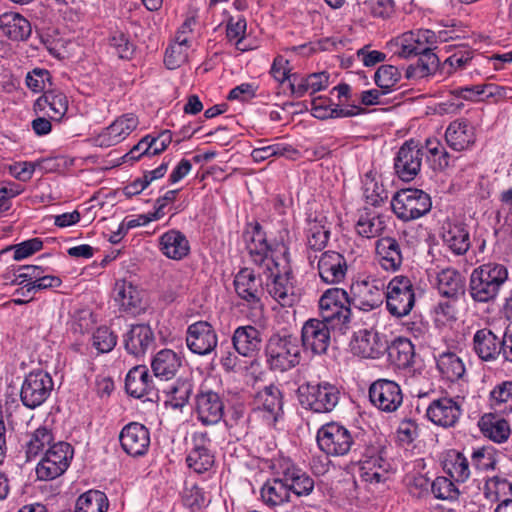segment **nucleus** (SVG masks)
Here are the masks:
<instances>
[{"label":"nucleus","instance_id":"nucleus-1","mask_svg":"<svg viewBox=\"0 0 512 512\" xmlns=\"http://www.w3.org/2000/svg\"><path fill=\"white\" fill-rule=\"evenodd\" d=\"M284 245L273 239L262 238L258 224V281L267 293L282 307H291L297 296L289 283L290 272L283 262Z\"/></svg>","mask_w":512,"mask_h":512},{"label":"nucleus","instance_id":"nucleus-2","mask_svg":"<svg viewBox=\"0 0 512 512\" xmlns=\"http://www.w3.org/2000/svg\"><path fill=\"white\" fill-rule=\"evenodd\" d=\"M507 280L508 269L505 265L495 262L482 264L475 268L470 275V296L479 303L493 301Z\"/></svg>","mask_w":512,"mask_h":512},{"label":"nucleus","instance_id":"nucleus-3","mask_svg":"<svg viewBox=\"0 0 512 512\" xmlns=\"http://www.w3.org/2000/svg\"><path fill=\"white\" fill-rule=\"evenodd\" d=\"M265 355L271 369L287 371L301 361L300 340L291 334H274L266 344Z\"/></svg>","mask_w":512,"mask_h":512},{"label":"nucleus","instance_id":"nucleus-4","mask_svg":"<svg viewBox=\"0 0 512 512\" xmlns=\"http://www.w3.org/2000/svg\"><path fill=\"white\" fill-rule=\"evenodd\" d=\"M301 406L315 413H329L340 400V390L329 382H309L298 388Z\"/></svg>","mask_w":512,"mask_h":512},{"label":"nucleus","instance_id":"nucleus-5","mask_svg":"<svg viewBox=\"0 0 512 512\" xmlns=\"http://www.w3.org/2000/svg\"><path fill=\"white\" fill-rule=\"evenodd\" d=\"M349 301V295L344 289H328L319 300L322 320L331 323L332 329H347L351 321Z\"/></svg>","mask_w":512,"mask_h":512},{"label":"nucleus","instance_id":"nucleus-6","mask_svg":"<svg viewBox=\"0 0 512 512\" xmlns=\"http://www.w3.org/2000/svg\"><path fill=\"white\" fill-rule=\"evenodd\" d=\"M432 207L431 197L420 189L408 188L396 192L391 208L402 221H411L426 215Z\"/></svg>","mask_w":512,"mask_h":512},{"label":"nucleus","instance_id":"nucleus-7","mask_svg":"<svg viewBox=\"0 0 512 512\" xmlns=\"http://www.w3.org/2000/svg\"><path fill=\"white\" fill-rule=\"evenodd\" d=\"M388 312L397 318L407 316L415 305V293L411 280L406 276L393 277L385 290Z\"/></svg>","mask_w":512,"mask_h":512},{"label":"nucleus","instance_id":"nucleus-8","mask_svg":"<svg viewBox=\"0 0 512 512\" xmlns=\"http://www.w3.org/2000/svg\"><path fill=\"white\" fill-rule=\"evenodd\" d=\"M362 464L360 468L361 478L365 482L380 483L385 478L386 470L384 468L385 459L384 446L378 438L365 440L362 445H358Z\"/></svg>","mask_w":512,"mask_h":512},{"label":"nucleus","instance_id":"nucleus-9","mask_svg":"<svg viewBox=\"0 0 512 512\" xmlns=\"http://www.w3.org/2000/svg\"><path fill=\"white\" fill-rule=\"evenodd\" d=\"M317 444L328 456H344L349 453L353 445H356V442L346 427L331 422L318 430Z\"/></svg>","mask_w":512,"mask_h":512},{"label":"nucleus","instance_id":"nucleus-10","mask_svg":"<svg viewBox=\"0 0 512 512\" xmlns=\"http://www.w3.org/2000/svg\"><path fill=\"white\" fill-rule=\"evenodd\" d=\"M53 386L54 383L49 373L43 370L32 371L22 383L20 400L25 407L35 409L48 399Z\"/></svg>","mask_w":512,"mask_h":512},{"label":"nucleus","instance_id":"nucleus-11","mask_svg":"<svg viewBox=\"0 0 512 512\" xmlns=\"http://www.w3.org/2000/svg\"><path fill=\"white\" fill-rule=\"evenodd\" d=\"M73 449L69 443L59 442L52 445L36 467L40 480H52L61 476L69 467Z\"/></svg>","mask_w":512,"mask_h":512},{"label":"nucleus","instance_id":"nucleus-12","mask_svg":"<svg viewBox=\"0 0 512 512\" xmlns=\"http://www.w3.org/2000/svg\"><path fill=\"white\" fill-rule=\"evenodd\" d=\"M384 288V283L377 279L357 281L350 287L349 304L362 311L378 309L385 299Z\"/></svg>","mask_w":512,"mask_h":512},{"label":"nucleus","instance_id":"nucleus-13","mask_svg":"<svg viewBox=\"0 0 512 512\" xmlns=\"http://www.w3.org/2000/svg\"><path fill=\"white\" fill-rule=\"evenodd\" d=\"M423 157V147L418 141L404 142L394 158L396 175L403 181L413 180L420 172Z\"/></svg>","mask_w":512,"mask_h":512},{"label":"nucleus","instance_id":"nucleus-14","mask_svg":"<svg viewBox=\"0 0 512 512\" xmlns=\"http://www.w3.org/2000/svg\"><path fill=\"white\" fill-rule=\"evenodd\" d=\"M350 348L356 356L378 359L386 353L388 341L374 328H363L354 332Z\"/></svg>","mask_w":512,"mask_h":512},{"label":"nucleus","instance_id":"nucleus-15","mask_svg":"<svg viewBox=\"0 0 512 512\" xmlns=\"http://www.w3.org/2000/svg\"><path fill=\"white\" fill-rule=\"evenodd\" d=\"M369 399L379 410L391 413L401 406L403 394L395 381L378 379L369 387Z\"/></svg>","mask_w":512,"mask_h":512},{"label":"nucleus","instance_id":"nucleus-16","mask_svg":"<svg viewBox=\"0 0 512 512\" xmlns=\"http://www.w3.org/2000/svg\"><path fill=\"white\" fill-rule=\"evenodd\" d=\"M446 32H440L438 35L429 29H419L405 33L401 39V45L398 55L402 58L417 56L419 53L426 52L428 48H436L438 39L446 41L444 37Z\"/></svg>","mask_w":512,"mask_h":512},{"label":"nucleus","instance_id":"nucleus-17","mask_svg":"<svg viewBox=\"0 0 512 512\" xmlns=\"http://www.w3.org/2000/svg\"><path fill=\"white\" fill-rule=\"evenodd\" d=\"M218 338L212 325L207 321H197L188 326L186 344L191 352L207 355L217 346Z\"/></svg>","mask_w":512,"mask_h":512},{"label":"nucleus","instance_id":"nucleus-18","mask_svg":"<svg viewBox=\"0 0 512 512\" xmlns=\"http://www.w3.org/2000/svg\"><path fill=\"white\" fill-rule=\"evenodd\" d=\"M119 441L125 453L132 457H140L149 449L150 432L143 424L130 422L120 431Z\"/></svg>","mask_w":512,"mask_h":512},{"label":"nucleus","instance_id":"nucleus-19","mask_svg":"<svg viewBox=\"0 0 512 512\" xmlns=\"http://www.w3.org/2000/svg\"><path fill=\"white\" fill-rule=\"evenodd\" d=\"M331 323L324 320L309 319L302 327V346L310 348L315 354H324L330 345Z\"/></svg>","mask_w":512,"mask_h":512},{"label":"nucleus","instance_id":"nucleus-20","mask_svg":"<svg viewBox=\"0 0 512 512\" xmlns=\"http://www.w3.org/2000/svg\"><path fill=\"white\" fill-rule=\"evenodd\" d=\"M125 389L134 398L159 400L158 390L155 389L152 376L144 365H138L129 370L125 379Z\"/></svg>","mask_w":512,"mask_h":512},{"label":"nucleus","instance_id":"nucleus-21","mask_svg":"<svg viewBox=\"0 0 512 512\" xmlns=\"http://www.w3.org/2000/svg\"><path fill=\"white\" fill-rule=\"evenodd\" d=\"M326 223L327 220L324 216L308 219L306 228V258L312 268L315 266L318 257L317 253L326 248L330 238V229L326 226Z\"/></svg>","mask_w":512,"mask_h":512},{"label":"nucleus","instance_id":"nucleus-22","mask_svg":"<svg viewBox=\"0 0 512 512\" xmlns=\"http://www.w3.org/2000/svg\"><path fill=\"white\" fill-rule=\"evenodd\" d=\"M317 268L321 280L327 284L342 282L347 274V262L344 256L336 251H325L317 257L314 268Z\"/></svg>","mask_w":512,"mask_h":512},{"label":"nucleus","instance_id":"nucleus-23","mask_svg":"<svg viewBox=\"0 0 512 512\" xmlns=\"http://www.w3.org/2000/svg\"><path fill=\"white\" fill-rule=\"evenodd\" d=\"M138 126V118L133 113L118 117L105 128L95 139L100 147H111L126 139Z\"/></svg>","mask_w":512,"mask_h":512},{"label":"nucleus","instance_id":"nucleus-24","mask_svg":"<svg viewBox=\"0 0 512 512\" xmlns=\"http://www.w3.org/2000/svg\"><path fill=\"white\" fill-rule=\"evenodd\" d=\"M461 414L460 404L448 397L433 400L426 411L428 419L443 428L454 427L458 423Z\"/></svg>","mask_w":512,"mask_h":512},{"label":"nucleus","instance_id":"nucleus-25","mask_svg":"<svg viewBox=\"0 0 512 512\" xmlns=\"http://www.w3.org/2000/svg\"><path fill=\"white\" fill-rule=\"evenodd\" d=\"M282 406V394L277 386L271 384L258 392V412L267 426H274L282 417Z\"/></svg>","mask_w":512,"mask_h":512},{"label":"nucleus","instance_id":"nucleus-26","mask_svg":"<svg viewBox=\"0 0 512 512\" xmlns=\"http://www.w3.org/2000/svg\"><path fill=\"white\" fill-rule=\"evenodd\" d=\"M115 301L120 310L133 316L139 315L146 308L142 291L130 281L118 280L114 287Z\"/></svg>","mask_w":512,"mask_h":512},{"label":"nucleus","instance_id":"nucleus-27","mask_svg":"<svg viewBox=\"0 0 512 512\" xmlns=\"http://www.w3.org/2000/svg\"><path fill=\"white\" fill-rule=\"evenodd\" d=\"M210 442L207 432L200 431L192 435L193 447L186 458V462L189 468L196 473H204L213 466L214 456L208 447Z\"/></svg>","mask_w":512,"mask_h":512},{"label":"nucleus","instance_id":"nucleus-28","mask_svg":"<svg viewBox=\"0 0 512 512\" xmlns=\"http://www.w3.org/2000/svg\"><path fill=\"white\" fill-rule=\"evenodd\" d=\"M125 350L136 357L143 356L153 345L155 336L148 324H134L124 334Z\"/></svg>","mask_w":512,"mask_h":512},{"label":"nucleus","instance_id":"nucleus-29","mask_svg":"<svg viewBox=\"0 0 512 512\" xmlns=\"http://www.w3.org/2000/svg\"><path fill=\"white\" fill-rule=\"evenodd\" d=\"M435 285L441 296L454 301L462 297L466 290L465 278L452 267L436 272Z\"/></svg>","mask_w":512,"mask_h":512},{"label":"nucleus","instance_id":"nucleus-30","mask_svg":"<svg viewBox=\"0 0 512 512\" xmlns=\"http://www.w3.org/2000/svg\"><path fill=\"white\" fill-rule=\"evenodd\" d=\"M196 412L204 425L216 424L223 417L224 403L216 392H201L196 396Z\"/></svg>","mask_w":512,"mask_h":512},{"label":"nucleus","instance_id":"nucleus-31","mask_svg":"<svg viewBox=\"0 0 512 512\" xmlns=\"http://www.w3.org/2000/svg\"><path fill=\"white\" fill-rule=\"evenodd\" d=\"M472 349L480 360L496 361L501 355L500 338L491 329H479L473 335Z\"/></svg>","mask_w":512,"mask_h":512},{"label":"nucleus","instance_id":"nucleus-32","mask_svg":"<svg viewBox=\"0 0 512 512\" xmlns=\"http://www.w3.org/2000/svg\"><path fill=\"white\" fill-rule=\"evenodd\" d=\"M442 240L456 255L465 254L471 245L468 227L462 222H444L442 227Z\"/></svg>","mask_w":512,"mask_h":512},{"label":"nucleus","instance_id":"nucleus-33","mask_svg":"<svg viewBox=\"0 0 512 512\" xmlns=\"http://www.w3.org/2000/svg\"><path fill=\"white\" fill-rule=\"evenodd\" d=\"M445 139L450 148L463 151L475 143V128L466 119H458L449 124Z\"/></svg>","mask_w":512,"mask_h":512},{"label":"nucleus","instance_id":"nucleus-34","mask_svg":"<svg viewBox=\"0 0 512 512\" xmlns=\"http://www.w3.org/2000/svg\"><path fill=\"white\" fill-rule=\"evenodd\" d=\"M376 254L381 267L387 271H397L402 265V246L393 237L378 239L376 242Z\"/></svg>","mask_w":512,"mask_h":512},{"label":"nucleus","instance_id":"nucleus-35","mask_svg":"<svg viewBox=\"0 0 512 512\" xmlns=\"http://www.w3.org/2000/svg\"><path fill=\"white\" fill-rule=\"evenodd\" d=\"M0 31L12 41H25L32 32L30 22L19 13L0 15Z\"/></svg>","mask_w":512,"mask_h":512},{"label":"nucleus","instance_id":"nucleus-36","mask_svg":"<svg viewBox=\"0 0 512 512\" xmlns=\"http://www.w3.org/2000/svg\"><path fill=\"white\" fill-rule=\"evenodd\" d=\"M160 251L169 259L181 260L190 252L186 236L175 229L165 232L159 238Z\"/></svg>","mask_w":512,"mask_h":512},{"label":"nucleus","instance_id":"nucleus-37","mask_svg":"<svg viewBox=\"0 0 512 512\" xmlns=\"http://www.w3.org/2000/svg\"><path fill=\"white\" fill-rule=\"evenodd\" d=\"M182 366V358L171 349H162L158 351L151 361V368L154 375L158 378L172 379Z\"/></svg>","mask_w":512,"mask_h":512},{"label":"nucleus","instance_id":"nucleus-38","mask_svg":"<svg viewBox=\"0 0 512 512\" xmlns=\"http://www.w3.org/2000/svg\"><path fill=\"white\" fill-rule=\"evenodd\" d=\"M233 346L237 353L246 359L256 361V328L247 325L238 327L233 334Z\"/></svg>","mask_w":512,"mask_h":512},{"label":"nucleus","instance_id":"nucleus-39","mask_svg":"<svg viewBox=\"0 0 512 512\" xmlns=\"http://www.w3.org/2000/svg\"><path fill=\"white\" fill-rule=\"evenodd\" d=\"M391 364L399 369H405L413 363L414 345L407 338H397L386 350Z\"/></svg>","mask_w":512,"mask_h":512},{"label":"nucleus","instance_id":"nucleus-40","mask_svg":"<svg viewBox=\"0 0 512 512\" xmlns=\"http://www.w3.org/2000/svg\"><path fill=\"white\" fill-rule=\"evenodd\" d=\"M36 105L40 109L49 107L47 115L53 120L60 121L67 113L68 99L64 93L49 89L37 99Z\"/></svg>","mask_w":512,"mask_h":512},{"label":"nucleus","instance_id":"nucleus-41","mask_svg":"<svg viewBox=\"0 0 512 512\" xmlns=\"http://www.w3.org/2000/svg\"><path fill=\"white\" fill-rule=\"evenodd\" d=\"M444 471L456 482H465L470 477L468 459L457 450H449L443 459Z\"/></svg>","mask_w":512,"mask_h":512},{"label":"nucleus","instance_id":"nucleus-42","mask_svg":"<svg viewBox=\"0 0 512 512\" xmlns=\"http://www.w3.org/2000/svg\"><path fill=\"white\" fill-rule=\"evenodd\" d=\"M192 392L193 382L189 379L179 378L163 391L166 397L165 405L173 409H181L188 403Z\"/></svg>","mask_w":512,"mask_h":512},{"label":"nucleus","instance_id":"nucleus-43","mask_svg":"<svg viewBox=\"0 0 512 512\" xmlns=\"http://www.w3.org/2000/svg\"><path fill=\"white\" fill-rule=\"evenodd\" d=\"M434 48H428L426 52L419 53L417 62L407 67L405 77L407 79H421L434 73L439 66V58L433 52Z\"/></svg>","mask_w":512,"mask_h":512},{"label":"nucleus","instance_id":"nucleus-44","mask_svg":"<svg viewBox=\"0 0 512 512\" xmlns=\"http://www.w3.org/2000/svg\"><path fill=\"white\" fill-rule=\"evenodd\" d=\"M489 405L495 413L512 412V381H502L494 386L489 393Z\"/></svg>","mask_w":512,"mask_h":512},{"label":"nucleus","instance_id":"nucleus-45","mask_svg":"<svg viewBox=\"0 0 512 512\" xmlns=\"http://www.w3.org/2000/svg\"><path fill=\"white\" fill-rule=\"evenodd\" d=\"M479 426L486 437L497 443L505 442L511 434L509 423L492 414L483 416L479 421Z\"/></svg>","mask_w":512,"mask_h":512},{"label":"nucleus","instance_id":"nucleus-46","mask_svg":"<svg viewBox=\"0 0 512 512\" xmlns=\"http://www.w3.org/2000/svg\"><path fill=\"white\" fill-rule=\"evenodd\" d=\"M457 97L466 100H472L473 96H483V98L500 99L505 97L506 88L494 83L477 84L469 87L460 88L452 92Z\"/></svg>","mask_w":512,"mask_h":512},{"label":"nucleus","instance_id":"nucleus-47","mask_svg":"<svg viewBox=\"0 0 512 512\" xmlns=\"http://www.w3.org/2000/svg\"><path fill=\"white\" fill-rule=\"evenodd\" d=\"M437 368L449 381H456L465 374V366L460 357L453 352H445L437 359Z\"/></svg>","mask_w":512,"mask_h":512},{"label":"nucleus","instance_id":"nucleus-48","mask_svg":"<svg viewBox=\"0 0 512 512\" xmlns=\"http://www.w3.org/2000/svg\"><path fill=\"white\" fill-rule=\"evenodd\" d=\"M261 498L270 507H275L289 501L288 488L285 481L278 478L266 481L261 488Z\"/></svg>","mask_w":512,"mask_h":512},{"label":"nucleus","instance_id":"nucleus-49","mask_svg":"<svg viewBox=\"0 0 512 512\" xmlns=\"http://www.w3.org/2000/svg\"><path fill=\"white\" fill-rule=\"evenodd\" d=\"M108 506V498L104 492L89 490L77 499L75 512H106Z\"/></svg>","mask_w":512,"mask_h":512},{"label":"nucleus","instance_id":"nucleus-50","mask_svg":"<svg viewBox=\"0 0 512 512\" xmlns=\"http://www.w3.org/2000/svg\"><path fill=\"white\" fill-rule=\"evenodd\" d=\"M223 367L229 371H235L239 373L246 381L247 384L254 386L256 383V373L254 369L255 360L246 359L244 357H233L229 354L227 357L222 359Z\"/></svg>","mask_w":512,"mask_h":512},{"label":"nucleus","instance_id":"nucleus-51","mask_svg":"<svg viewBox=\"0 0 512 512\" xmlns=\"http://www.w3.org/2000/svg\"><path fill=\"white\" fill-rule=\"evenodd\" d=\"M234 287L237 295L247 302L256 300L255 275L252 269L243 268L235 276Z\"/></svg>","mask_w":512,"mask_h":512},{"label":"nucleus","instance_id":"nucleus-52","mask_svg":"<svg viewBox=\"0 0 512 512\" xmlns=\"http://www.w3.org/2000/svg\"><path fill=\"white\" fill-rule=\"evenodd\" d=\"M385 227L386 224L383 217L368 212L362 213L356 222L357 233L366 238L379 236Z\"/></svg>","mask_w":512,"mask_h":512},{"label":"nucleus","instance_id":"nucleus-53","mask_svg":"<svg viewBox=\"0 0 512 512\" xmlns=\"http://www.w3.org/2000/svg\"><path fill=\"white\" fill-rule=\"evenodd\" d=\"M278 454L277 444L274 439L261 440V447L258 446V470L260 472H274L277 469Z\"/></svg>","mask_w":512,"mask_h":512},{"label":"nucleus","instance_id":"nucleus-54","mask_svg":"<svg viewBox=\"0 0 512 512\" xmlns=\"http://www.w3.org/2000/svg\"><path fill=\"white\" fill-rule=\"evenodd\" d=\"M288 494L293 492L297 496L309 495L314 488V480L306 473L296 470L285 477Z\"/></svg>","mask_w":512,"mask_h":512},{"label":"nucleus","instance_id":"nucleus-55","mask_svg":"<svg viewBox=\"0 0 512 512\" xmlns=\"http://www.w3.org/2000/svg\"><path fill=\"white\" fill-rule=\"evenodd\" d=\"M52 441L53 434L50 429L45 426L37 428L30 434L29 440L26 442L27 459L36 457L47 445H50Z\"/></svg>","mask_w":512,"mask_h":512},{"label":"nucleus","instance_id":"nucleus-56","mask_svg":"<svg viewBox=\"0 0 512 512\" xmlns=\"http://www.w3.org/2000/svg\"><path fill=\"white\" fill-rule=\"evenodd\" d=\"M401 79V73L396 66L381 65L374 75L375 84L383 90V94L388 93Z\"/></svg>","mask_w":512,"mask_h":512},{"label":"nucleus","instance_id":"nucleus-57","mask_svg":"<svg viewBox=\"0 0 512 512\" xmlns=\"http://www.w3.org/2000/svg\"><path fill=\"white\" fill-rule=\"evenodd\" d=\"M498 454L493 447L477 448L471 455L472 465L480 471L494 470L498 462Z\"/></svg>","mask_w":512,"mask_h":512},{"label":"nucleus","instance_id":"nucleus-58","mask_svg":"<svg viewBox=\"0 0 512 512\" xmlns=\"http://www.w3.org/2000/svg\"><path fill=\"white\" fill-rule=\"evenodd\" d=\"M474 52L468 48H462L449 56L442 65V70L447 74H452L457 70L466 68L473 60Z\"/></svg>","mask_w":512,"mask_h":512},{"label":"nucleus","instance_id":"nucleus-59","mask_svg":"<svg viewBox=\"0 0 512 512\" xmlns=\"http://www.w3.org/2000/svg\"><path fill=\"white\" fill-rule=\"evenodd\" d=\"M43 248V241L40 238H31L23 241L19 244L11 245L8 248L2 250L1 253L7 251H14L13 259L15 261H21L26 259Z\"/></svg>","mask_w":512,"mask_h":512},{"label":"nucleus","instance_id":"nucleus-60","mask_svg":"<svg viewBox=\"0 0 512 512\" xmlns=\"http://www.w3.org/2000/svg\"><path fill=\"white\" fill-rule=\"evenodd\" d=\"M117 344V336L106 326L97 328L92 335V346L99 353L110 352Z\"/></svg>","mask_w":512,"mask_h":512},{"label":"nucleus","instance_id":"nucleus-61","mask_svg":"<svg viewBox=\"0 0 512 512\" xmlns=\"http://www.w3.org/2000/svg\"><path fill=\"white\" fill-rule=\"evenodd\" d=\"M433 495L442 500H456L459 490L453 481L447 477H437L431 484Z\"/></svg>","mask_w":512,"mask_h":512},{"label":"nucleus","instance_id":"nucleus-62","mask_svg":"<svg viewBox=\"0 0 512 512\" xmlns=\"http://www.w3.org/2000/svg\"><path fill=\"white\" fill-rule=\"evenodd\" d=\"M25 81L33 92H45L48 90L47 87L52 85L50 72L43 68H35L28 72Z\"/></svg>","mask_w":512,"mask_h":512},{"label":"nucleus","instance_id":"nucleus-63","mask_svg":"<svg viewBox=\"0 0 512 512\" xmlns=\"http://www.w3.org/2000/svg\"><path fill=\"white\" fill-rule=\"evenodd\" d=\"M109 43L121 59H131L135 53L136 46L130 41L128 35L122 32H116L112 35Z\"/></svg>","mask_w":512,"mask_h":512},{"label":"nucleus","instance_id":"nucleus-64","mask_svg":"<svg viewBox=\"0 0 512 512\" xmlns=\"http://www.w3.org/2000/svg\"><path fill=\"white\" fill-rule=\"evenodd\" d=\"M187 60V49L181 44L170 45L165 52L164 64L170 70L180 67Z\"/></svg>","mask_w":512,"mask_h":512}]
</instances>
